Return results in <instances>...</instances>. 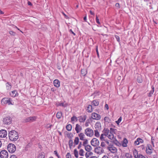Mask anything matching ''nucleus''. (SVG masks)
Instances as JSON below:
<instances>
[{"label":"nucleus","mask_w":158,"mask_h":158,"mask_svg":"<svg viewBox=\"0 0 158 158\" xmlns=\"http://www.w3.org/2000/svg\"><path fill=\"white\" fill-rule=\"evenodd\" d=\"M12 93L13 94V96L14 97H15L18 95V94L17 92V91L15 90H14L12 91Z\"/></svg>","instance_id":"nucleus-36"},{"label":"nucleus","mask_w":158,"mask_h":158,"mask_svg":"<svg viewBox=\"0 0 158 158\" xmlns=\"http://www.w3.org/2000/svg\"><path fill=\"white\" fill-rule=\"evenodd\" d=\"M106 142V143L108 144V145H109V146H110V142H109L108 141V140H105V141Z\"/></svg>","instance_id":"nucleus-57"},{"label":"nucleus","mask_w":158,"mask_h":158,"mask_svg":"<svg viewBox=\"0 0 158 158\" xmlns=\"http://www.w3.org/2000/svg\"><path fill=\"white\" fill-rule=\"evenodd\" d=\"M9 33L11 35H14L15 33L12 31H9Z\"/></svg>","instance_id":"nucleus-53"},{"label":"nucleus","mask_w":158,"mask_h":158,"mask_svg":"<svg viewBox=\"0 0 158 158\" xmlns=\"http://www.w3.org/2000/svg\"><path fill=\"white\" fill-rule=\"evenodd\" d=\"M70 32H71V33L73 34L74 35H75L76 34L75 33H74L71 29L70 30Z\"/></svg>","instance_id":"nucleus-61"},{"label":"nucleus","mask_w":158,"mask_h":158,"mask_svg":"<svg viewBox=\"0 0 158 158\" xmlns=\"http://www.w3.org/2000/svg\"><path fill=\"white\" fill-rule=\"evenodd\" d=\"M3 122L4 124L9 125L12 122V119L9 116H6L3 118Z\"/></svg>","instance_id":"nucleus-4"},{"label":"nucleus","mask_w":158,"mask_h":158,"mask_svg":"<svg viewBox=\"0 0 158 158\" xmlns=\"http://www.w3.org/2000/svg\"><path fill=\"white\" fill-rule=\"evenodd\" d=\"M103 131L104 135L107 136L110 132L109 130L107 128L103 130Z\"/></svg>","instance_id":"nucleus-23"},{"label":"nucleus","mask_w":158,"mask_h":158,"mask_svg":"<svg viewBox=\"0 0 158 158\" xmlns=\"http://www.w3.org/2000/svg\"><path fill=\"white\" fill-rule=\"evenodd\" d=\"M85 133L87 136L91 137L94 135V131L91 129L87 128L85 129Z\"/></svg>","instance_id":"nucleus-5"},{"label":"nucleus","mask_w":158,"mask_h":158,"mask_svg":"<svg viewBox=\"0 0 158 158\" xmlns=\"http://www.w3.org/2000/svg\"><path fill=\"white\" fill-rule=\"evenodd\" d=\"M90 123L89 120L88 119H87L86 121V122L85 123V126L86 127H87L89 126V124Z\"/></svg>","instance_id":"nucleus-40"},{"label":"nucleus","mask_w":158,"mask_h":158,"mask_svg":"<svg viewBox=\"0 0 158 158\" xmlns=\"http://www.w3.org/2000/svg\"><path fill=\"white\" fill-rule=\"evenodd\" d=\"M139 158H145V157L141 154H139L138 157Z\"/></svg>","instance_id":"nucleus-52"},{"label":"nucleus","mask_w":158,"mask_h":158,"mask_svg":"<svg viewBox=\"0 0 158 158\" xmlns=\"http://www.w3.org/2000/svg\"><path fill=\"white\" fill-rule=\"evenodd\" d=\"M10 158H16V157L15 155H13L10 156Z\"/></svg>","instance_id":"nucleus-56"},{"label":"nucleus","mask_w":158,"mask_h":158,"mask_svg":"<svg viewBox=\"0 0 158 158\" xmlns=\"http://www.w3.org/2000/svg\"><path fill=\"white\" fill-rule=\"evenodd\" d=\"M85 150L88 152H90L92 149V148L91 146L89 145H87L85 147Z\"/></svg>","instance_id":"nucleus-24"},{"label":"nucleus","mask_w":158,"mask_h":158,"mask_svg":"<svg viewBox=\"0 0 158 158\" xmlns=\"http://www.w3.org/2000/svg\"><path fill=\"white\" fill-rule=\"evenodd\" d=\"M146 152L149 155H150L152 153V147L150 144H148L147 145V147L146 148Z\"/></svg>","instance_id":"nucleus-12"},{"label":"nucleus","mask_w":158,"mask_h":158,"mask_svg":"<svg viewBox=\"0 0 158 158\" xmlns=\"http://www.w3.org/2000/svg\"><path fill=\"white\" fill-rule=\"evenodd\" d=\"M115 37L118 42H120V39L119 36L117 35H115Z\"/></svg>","instance_id":"nucleus-45"},{"label":"nucleus","mask_w":158,"mask_h":158,"mask_svg":"<svg viewBox=\"0 0 158 158\" xmlns=\"http://www.w3.org/2000/svg\"><path fill=\"white\" fill-rule=\"evenodd\" d=\"M75 130L77 133H78L80 132L82 130L81 127L78 124H76Z\"/></svg>","instance_id":"nucleus-15"},{"label":"nucleus","mask_w":158,"mask_h":158,"mask_svg":"<svg viewBox=\"0 0 158 158\" xmlns=\"http://www.w3.org/2000/svg\"><path fill=\"white\" fill-rule=\"evenodd\" d=\"M66 128L68 131H69V124L67 125L66 127Z\"/></svg>","instance_id":"nucleus-59"},{"label":"nucleus","mask_w":158,"mask_h":158,"mask_svg":"<svg viewBox=\"0 0 158 158\" xmlns=\"http://www.w3.org/2000/svg\"><path fill=\"white\" fill-rule=\"evenodd\" d=\"M105 145H105V143L104 142H102L101 143V146H102V147H104L105 146Z\"/></svg>","instance_id":"nucleus-51"},{"label":"nucleus","mask_w":158,"mask_h":158,"mask_svg":"<svg viewBox=\"0 0 158 158\" xmlns=\"http://www.w3.org/2000/svg\"><path fill=\"white\" fill-rule=\"evenodd\" d=\"M77 121V118L75 116H73L71 118V121L73 123V122L75 121Z\"/></svg>","instance_id":"nucleus-34"},{"label":"nucleus","mask_w":158,"mask_h":158,"mask_svg":"<svg viewBox=\"0 0 158 158\" xmlns=\"http://www.w3.org/2000/svg\"><path fill=\"white\" fill-rule=\"evenodd\" d=\"M53 84L54 86L56 87H59L60 86V82L57 79H56L54 80Z\"/></svg>","instance_id":"nucleus-18"},{"label":"nucleus","mask_w":158,"mask_h":158,"mask_svg":"<svg viewBox=\"0 0 158 158\" xmlns=\"http://www.w3.org/2000/svg\"><path fill=\"white\" fill-rule=\"evenodd\" d=\"M7 149L9 152L11 153H13L16 151V147L14 144L10 143L8 145Z\"/></svg>","instance_id":"nucleus-3"},{"label":"nucleus","mask_w":158,"mask_h":158,"mask_svg":"<svg viewBox=\"0 0 158 158\" xmlns=\"http://www.w3.org/2000/svg\"><path fill=\"white\" fill-rule=\"evenodd\" d=\"M99 104V102L98 100H94L92 102V104L94 106H98Z\"/></svg>","instance_id":"nucleus-26"},{"label":"nucleus","mask_w":158,"mask_h":158,"mask_svg":"<svg viewBox=\"0 0 158 158\" xmlns=\"http://www.w3.org/2000/svg\"><path fill=\"white\" fill-rule=\"evenodd\" d=\"M93 108L91 105H88L86 108V110L88 112H91L93 111Z\"/></svg>","instance_id":"nucleus-21"},{"label":"nucleus","mask_w":158,"mask_h":158,"mask_svg":"<svg viewBox=\"0 0 158 158\" xmlns=\"http://www.w3.org/2000/svg\"><path fill=\"white\" fill-rule=\"evenodd\" d=\"M54 153L58 158H61V157L59 155L56 151H54Z\"/></svg>","instance_id":"nucleus-41"},{"label":"nucleus","mask_w":158,"mask_h":158,"mask_svg":"<svg viewBox=\"0 0 158 158\" xmlns=\"http://www.w3.org/2000/svg\"><path fill=\"white\" fill-rule=\"evenodd\" d=\"M89 12L91 15H94V13L92 12L91 10H90Z\"/></svg>","instance_id":"nucleus-64"},{"label":"nucleus","mask_w":158,"mask_h":158,"mask_svg":"<svg viewBox=\"0 0 158 158\" xmlns=\"http://www.w3.org/2000/svg\"><path fill=\"white\" fill-rule=\"evenodd\" d=\"M96 52H97V55L98 57V58H99V52H98V46H96Z\"/></svg>","instance_id":"nucleus-46"},{"label":"nucleus","mask_w":158,"mask_h":158,"mask_svg":"<svg viewBox=\"0 0 158 158\" xmlns=\"http://www.w3.org/2000/svg\"><path fill=\"white\" fill-rule=\"evenodd\" d=\"M64 135L65 137L69 138V133L68 131H65L64 132Z\"/></svg>","instance_id":"nucleus-44"},{"label":"nucleus","mask_w":158,"mask_h":158,"mask_svg":"<svg viewBox=\"0 0 158 158\" xmlns=\"http://www.w3.org/2000/svg\"><path fill=\"white\" fill-rule=\"evenodd\" d=\"M91 144L93 146H96L99 145V142L97 139L94 138L91 140Z\"/></svg>","instance_id":"nucleus-8"},{"label":"nucleus","mask_w":158,"mask_h":158,"mask_svg":"<svg viewBox=\"0 0 158 158\" xmlns=\"http://www.w3.org/2000/svg\"><path fill=\"white\" fill-rule=\"evenodd\" d=\"M105 107L107 110H108L109 109V106L107 104H106L105 105Z\"/></svg>","instance_id":"nucleus-60"},{"label":"nucleus","mask_w":158,"mask_h":158,"mask_svg":"<svg viewBox=\"0 0 158 158\" xmlns=\"http://www.w3.org/2000/svg\"><path fill=\"white\" fill-rule=\"evenodd\" d=\"M74 152L75 156L76 158H77L78 156V152L76 149H75L74 150Z\"/></svg>","instance_id":"nucleus-33"},{"label":"nucleus","mask_w":158,"mask_h":158,"mask_svg":"<svg viewBox=\"0 0 158 158\" xmlns=\"http://www.w3.org/2000/svg\"><path fill=\"white\" fill-rule=\"evenodd\" d=\"M8 153L5 150L1 151L0 152V157L1 158H8Z\"/></svg>","instance_id":"nucleus-7"},{"label":"nucleus","mask_w":158,"mask_h":158,"mask_svg":"<svg viewBox=\"0 0 158 158\" xmlns=\"http://www.w3.org/2000/svg\"><path fill=\"white\" fill-rule=\"evenodd\" d=\"M78 136L80 137V139L81 140H83L85 139H84L85 135L84 133H81L78 134Z\"/></svg>","instance_id":"nucleus-22"},{"label":"nucleus","mask_w":158,"mask_h":158,"mask_svg":"<svg viewBox=\"0 0 158 158\" xmlns=\"http://www.w3.org/2000/svg\"><path fill=\"white\" fill-rule=\"evenodd\" d=\"M107 148L112 153H115L117 151V149L115 147L111 146V147H108Z\"/></svg>","instance_id":"nucleus-14"},{"label":"nucleus","mask_w":158,"mask_h":158,"mask_svg":"<svg viewBox=\"0 0 158 158\" xmlns=\"http://www.w3.org/2000/svg\"><path fill=\"white\" fill-rule=\"evenodd\" d=\"M96 22L97 23L99 24H100L99 19H98L97 15L96 16Z\"/></svg>","instance_id":"nucleus-49"},{"label":"nucleus","mask_w":158,"mask_h":158,"mask_svg":"<svg viewBox=\"0 0 158 158\" xmlns=\"http://www.w3.org/2000/svg\"><path fill=\"white\" fill-rule=\"evenodd\" d=\"M122 119V118L121 117H119V118L118 119V120L116 121V123L118 124H119L121 122Z\"/></svg>","instance_id":"nucleus-42"},{"label":"nucleus","mask_w":158,"mask_h":158,"mask_svg":"<svg viewBox=\"0 0 158 158\" xmlns=\"http://www.w3.org/2000/svg\"><path fill=\"white\" fill-rule=\"evenodd\" d=\"M85 155L86 158H88L89 156V153H88L87 152L86 153Z\"/></svg>","instance_id":"nucleus-62"},{"label":"nucleus","mask_w":158,"mask_h":158,"mask_svg":"<svg viewBox=\"0 0 158 158\" xmlns=\"http://www.w3.org/2000/svg\"><path fill=\"white\" fill-rule=\"evenodd\" d=\"M84 142H83V145L85 147L87 145V144L88 143V141L87 139H85L84 140H83Z\"/></svg>","instance_id":"nucleus-35"},{"label":"nucleus","mask_w":158,"mask_h":158,"mask_svg":"<svg viewBox=\"0 0 158 158\" xmlns=\"http://www.w3.org/2000/svg\"><path fill=\"white\" fill-rule=\"evenodd\" d=\"M45 156L44 154H41L40 155L38 158H44Z\"/></svg>","instance_id":"nucleus-50"},{"label":"nucleus","mask_w":158,"mask_h":158,"mask_svg":"<svg viewBox=\"0 0 158 158\" xmlns=\"http://www.w3.org/2000/svg\"><path fill=\"white\" fill-rule=\"evenodd\" d=\"M62 116V113L61 112H58L56 114V117L58 119L61 118Z\"/></svg>","instance_id":"nucleus-27"},{"label":"nucleus","mask_w":158,"mask_h":158,"mask_svg":"<svg viewBox=\"0 0 158 158\" xmlns=\"http://www.w3.org/2000/svg\"><path fill=\"white\" fill-rule=\"evenodd\" d=\"M107 136L108 138L110 139H113L114 138V134L112 133H110Z\"/></svg>","instance_id":"nucleus-28"},{"label":"nucleus","mask_w":158,"mask_h":158,"mask_svg":"<svg viewBox=\"0 0 158 158\" xmlns=\"http://www.w3.org/2000/svg\"><path fill=\"white\" fill-rule=\"evenodd\" d=\"M137 81L139 83H141L142 82V80H140L138 78H137Z\"/></svg>","instance_id":"nucleus-58"},{"label":"nucleus","mask_w":158,"mask_h":158,"mask_svg":"<svg viewBox=\"0 0 158 158\" xmlns=\"http://www.w3.org/2000/svg\"><path fill=\"white\" fill-rule=\"evenodd\" d=\"M98 130H95V135L97 137H99V133L98 131Z\"/></svg>","instance_id":"nucleus-37"},{"label":"nucleus","mask_w":158,"mask_h":158,"mask_svg":"<svg viewBox=\"0 0 158 158\" xmlns=\"http://www.w3.org/2000/svg\"><path fill=\"white\" fill-rule=\"evenodd\" d=\"M67 105H68V104H67L66 103H62V102L60 103H59V104H58V106H64V107L66 106H67Z\"/></svg>","instance_id":"nucleus-38"},{"label":"nucleus","mask_w":158,"mask_h":158,"mask_svg":"<svg viewBox=\"0 0 158 158\" xmlns=\"http://www.w3.org/2000/svg\"><path fill=\"white\" fill-rule=\"evenodd\" d=\"M154 91V87L153 86L152 87V90L150 91L149 93L148 94V96L149 97H151Z\"/></svg>","instance_id":"nucleus-25"},{"label":"nucleus","mask_w":158,"mask_h":158,"mask_svg":"<svg viewBox=\"0 0 158 158\" xmlns=\"http://www.w3.org/2000/svg\"><path fill=\"white\" fill-rule=\"evenodd\" d=\"M1 103L2 105L8 104V105H13L11 102V100L10 98H4L2 99Z\"/></svg>","instance_id":"nucleus-2"},{"label":"nucleus","mask_w":158,"mask_h":158,"mask_svg":"<svg viewBox=\"0 0 158 158\" xmlns=\"http://www.w3.org/2000/svg\"><path fill=\"white\" fill-rule=\"evenodd\" d=\"M143 140L141 139L138 138L134 142V144L135 145H138L140 143H143Z\"/></svg>","instance_id":"nucleus-13"},{"label":"nucleus","mask_w":158,"mask_h":158,"mask_svg":"<svg viewBox=\"0 0 158 158\" xmlns=\"http://www.w3.org/2000/svg\"><path fill=\"white\" fill-rule=\"evenodd\" d=\"M81 145H82V142H80L79 143V145H78V146L77 147V148L78 149H80L81 147Z\"/></svg>","instance_id":"nucleus-54"},{"label":"nucleus","mask_w":158,"mask_h":158,"mask_svg":"<svg viewBox=\"0 0 158 158\" xmlns=\"http://www.w3.org/2000/svg\"><path fill=\"white\" fill-rule=\"evenodd\" d=\"M36 119V117L35 116H30L25 118L24 121L26 123H31L35 121Z\"/></svg>","instance_id":"nucleus-6"},{"label":"nucleus","mask_w":158,"mask_h":158,"mask_svg":"<svg viewBox=\"0 0 158 158\" xmlns=\"http://www.w3.org/2000/svg\"><path fill=\"white\" fill-rule=\"evenodd\" d=\"M8 135L9 139L12 141H16L19 138L18 132L14 130L10 131Z\"/></svg>","instance_id":"nucleus-1"},{"label":"nucleus","mask_w":158,"mask_h":158,"mask_svg":"<svg viewBox=\"0 0 158 158\" xmlns=\"http://www.w3.org/2000/svg\"><path fill=\"white\" fill-rule=\"evenodd\" d=\"M152 138H151V143H152V144L153 146V147H154V143H153V140H154V139H152Z\"/></svg>","instance_id":"nucleus-55"},{"label":"nucleus","mask_w":158,"mask_h":158,"mask_svg":"<svg viewBox=\"0 0 158 158\" xmlns=\"http://www.w3.org/2000/svg\"><path fill=\"white\" fill-rule=\"evenodd\" d=\"M94 151L95 153L98 154H101L104 152V150L102 148L98 147L95 148Z\"/></svg>","instance_id":"nucleus-10"},{"label":"nucleus","mask_w":158,"mask_h":158,"mask_svg":"<svg viewBox=\"0 0 158 158\" xmlns=\"http://www.w3.org/2000/svg\"><path fill=\"white\" fill-rule=\"evenodd\" d=\"M125 156L127 158H129L130 157V156H131V155H130V154L128 153H126L125 154Z\"/></svg>","instance_id":"nucleus-48"},{"label":"nucleus","mask_w":158,"mask_h":158,"mask_svg":"<svg viewBox=\"0 0 158 158\" xmlns=\"http://www.w3.org/2000/svg\"><path fill=\"white\" fill-rule=\"evenodd\" d=\"M79 142V139L78 137H76L74 139V143L75 145L78 144Z\"/></svg>","instance_id":"nucleus-32"},{"label":"nucleus","mask_w":158,"mask_h":158,"mask_svg":"<svg viewBox=\"0 0 158 158\" xmlns=\"http://www.w3.org/2000/svg\"><path fill=\"white\" fill-rule=\"evenodd\" d=\"M95 127L96 130H100L101 127V123L99 122H97L95 124Z\"/></svg>","instance_id":"nucleus-16"},{"label":"nucleus","mask_w":158,"mask_h":158,"mask_svg":"<svg viewBox=\"0 0 158 158\" xmlns=\"http://www.w3.org/2000/svg\"><path fill=\"white\" fill-rule=\"evenodd\" d=\"M128 142L127 139L126 138H124L122 142V146L123 147H127Z\"/></svg>","instance_id":"nucleus-19"},{"label":"nucleus","mask_w":158,"mask_h":158,"mask_svg":"<svg viewBox=\"0 0 158 158\" xmlns=\"http://www.w3.org/2000/svg\"><path fill=\"white\" fill-rule=\"evenodd\" d=\"M52 126V125L48 124L45 126V127L46 128H50L51 129Z\"/></svg>","instance_id":"nucleus-47"},{"label":"nucleus","mask_w":158,"mask_h":158,"mask_svg":"<svg viewBox=\"0 0 158 158\" xmlns=\"http://www.w3.org/2000/svg\"><path fill=\"white\" fill-rule=\"evenodd\" d=\"M66 158H69V152H68L66 155Z\"/></svg>","instance_id":"nucleus-63"},{"label":"nucleus","mask_w":158,"mask_h":158,"mask_svg":"<svg viewBox=\"0 0 158 158\" xmlns=\"http://www.w3.org/2000/svg\"><path fill=\"white\" fill-rule=\"evenodd\" d=\"M7 135V132L6 130L2 129L0 131V137L5 138Z\"/></svg>","instance_id":"nucleus-11"},{"label":"nucleus","mask_w":158,"mask_h":158,"mask_svg":"<svg viewBox=\"0 0 158 158\" xmlns=\"http://www.w3.org/2000/svg\"><path fill=\"white\" fill-rule=\"evenodd\" d=\"M87 116L86 115H84L82 116H81L79 117V121L80 123H83L86 120Z\"/></svg>","instance_id":"nucleus-17"},{"label":"nucleus","mask_w":158,"mask_h":158,"mask_svg":"<svg viewBox=\"0 0 158 158\" xmlns=\"http://www.w3.org/2000/svg\"><path fill=\"white\" fill-rule=\"evenodd\" d=\"M84 150L82 149H81L79 152V154L81 156H84Z\"/></svg>","instance_id":"nucleus-39"},{"label":"nucleus","mask_w":158,"mask_h":158,"mask_svg":"<svg viewBox=\"0 0 158 158\" xmlns=\"http://www.w3.org/2000/svg\"><path fill=\"white\" fill-rule=\"evenodd\" d=\"M133 155L135 158H138L139 155L138 154V152L137 150L135 149L133 150Z\"/></svg>","instance_id":"nucleus-20"},{"label":"nucleus","mask_w":158,"mask_h":158,"mask_svg":"<svg viewBox=\"0 0 158 158\" xmlns=\"http://www.w3.org/2000/svg\"><path fill=\"white\" fill-rule=\"evenodd\" d=\"M116 130V129L110 128V133H112V134H115V131Z\"/></svg>","instance_id":"nucleus-31"},{"label":"nucleus","mask_w":158,"mask_h":158,"mask_svg":"<svg viewBox=\"0 0 158 158\" xmlns=\"http://www.w3.org/2000/svg\"><path fill=\"white\" fill-rule=\"evenodd\" d=\"M87 73V72L85 69H83L81 70V74L83 76H85Z\"/></svg>","instance_id":"nucleus-29"},{"label":"nucleus","mask_w":158,"mask_h":158,"mask_svg":"<svg viewBox=\"0 0 158 158\" xmlns=\"http://www.w3.org/2000/svg\"><path fill=\"white\" fill-rule=\"evenodd\" d=\"M6 88L7 90L10 89L11 88V84L8 82H7L6 84Z\"/></svg>","instance_id":"nucleus-30"},{"label":"nucleus","mask_w":158,"mask_h":158,"mask_svg":"<svg viewBox=\"0 0 158 158\" xmlns=\"http://www.w3.org/2000/svg\"><path fill=\"white\" fill-rule=\"evenodd\" d=\"M104 134H102L100 136V139L102 141H105V139L104 137Z\"/></svg>","instance_id":"nucleus-43"},{"label":"nucleus","mask_w":158,"mask_h":158,"mask_svg":"<svg viewBox=\"0 0 158 158\" xmlns=\"http://www.w3.org/2000/svg\"><path fill=\"white\" fill-rule=\"evenodd\" d=\"M92 117L93 119L99 120L101 119V116L100 115L95 113L92 114Z\"/></svg>","instance_id":"nucleus-9"}]
</instances>
